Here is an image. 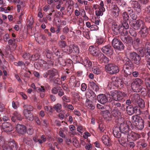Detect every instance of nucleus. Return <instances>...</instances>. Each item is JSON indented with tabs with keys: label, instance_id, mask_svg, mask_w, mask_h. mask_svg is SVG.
<instances>
[{
	"label": "nucleus",
	"instance_id": "1",
	"mask_svg": "<svg viewBox=\"0 0 150 150\" xmlns=\"http://www.w3.org/2000/svg\"><path fill=\"white\" fill-rule=\"evenodd\" d=\"M133 64L129 59H128L123 67L122 72L125 77L131 75L132 71Z\"/></svg>",
	"mask_w": 150,
	"mask_h": 150
},
{
	"label": "nucleus",
	"instance_id": "2",
	"mask_svg": "<svg viewBox=\"0 0 150 150\" xmlns=\"http://www.w3.org/2000/svg\"><path fill=\"white\" fill-rule=\"evenodd\" d=\"M124 82L122 80L117 77L113 76L111 78V81L108 84V86L112 88V86H118L120 88H122L123 86Z\"/></svg>",
	"mask_w": 150,
	"mask_h": 150
},
{
	"label": "nucleus",
	"instance_id": "3",
	"mask_svg": "<svg viewBox=\"0 0 150 150\" xmlns=\"http://www.w3.org/2000/svg\"><path fill=\"white\" fill-rule=\"evenodd\" d=\"M105 68L107 72L111 74H116L119 71L118 67L112 63H110L106 65Z\"/></svg>",
	"mask_w": 150,
	"mask_h": 150
},
{
	"label": "nucleus",
	"instance_id": "4",
	"mask_svg": "<svg viewBox=\"0 0 150 150\" xmlns=\"http://www.w3.org/2000/svg\"><path fill=\"white\" fill-rule=\"evenodd\" d=\"M104 5L102 1H101L99 5L95 4L93 5V8L96 10L95 13L97 16H102L103 15V12L105 11Z\"/></svg>",
	"mask_w": 150,
	"mask_h": 150
},
{
	"label": "nucleus",
	"instance_id": "5",
	"mask_svg": "<svg viewBox=\"0 0 150 150\" xmlns=\"http://www.w3.org/2000/svg\"><path fill=\"white\" fill-rule=\"evenodd\" d=\"M134 85L132 87L133 91L135 92H139L142 89L141 85L143 84V81L140 79L136 78L134 81Z\"/></svg>",
	"mask_w": 150,
	"mask_h": 150
},
{
	"label": "nucleus",
	"instance_id": "6",
	"mask_svg": "<svg viewBox=\"0 0 150 150\" xmlns=\"http://www.w3.org/2000/svg\"><path fill=\"white\" fill-rule=\"evenodd\" d=\"M112 45L115 49L118 50H123L124 49V45L121 41L114 38L112 42Z\"/></svg>",
	"mask_w": 150,
	"mask_h": 150
},
{
	"label": "nucleus",
	"instance_id": "7",
	"mask_svg": "<svg viewBox=\"0 0 150 150\" xmlns=\"http://www.w3.org/2000/svg\"><path fill=\"white\" fill-rule=\"evenodd\" d=\"M129 58L131 59L134 63L137 65L139 64L141 57L138 54L135 52H132L129 54Z\"/></svg>",
	"mask_w": 150,
	"mask_h": 150
},
{
	"label": "nucleus",
	"instance_id": "8",
	"mask_svg": "<svg viewBox=\"0 0 150 150\" xmlns=\"http://www.w3.org/2000/svg\"><path fill=\"white\" fill-rule=\"evenodd\" d=\"M131 6L134 8V10L138 13L141 12L142 7L138 1L135 0H131L129 2Z\"/></svg>",
	"mask_w": 150,
	"mask_h": 150
},
{
	"label": "nucleus",
	"instance_id": "9",
	"mask_svg": "<svg viewBox=\"0 0 150 150\" xmlns=\"http://www.w3.org/2000/svg\"><path fill=\"white\" fill-rule=\"evenodd\" d=\"M101 50L103 53L110 57H111L113 54V50L112 47L109 45L103 47Z\"/></svg>",
	"mask_w": 150,
	"mask_h": 150
},
{
	"label": "nucleus",
	"instance_id": "10",
	"mask_svg": "<svg viewBox=\"0 0 150 150\" xmlns=\"http://www.w3.org/2000/svg\"><path fill=\"white\" fill-rule=\"evenodd\" d=\"M88 50L90 54L94 56L98 57L101 53L99 48L95 46H90Z\"/></svg>",
	"mask_w": 150,
	"mask_h": 150
},
{
	"label": "nucleus",
	"instance_id": "11",
	"mask_svg": "<svg viewBox=\"0 0 150 150\" xmlns=\"http://www.w3.org/2000/svg\"><path fill=\"white\" fill-rule=\"evenodd\" d=\"M2 129L7 133H9L13 130V127L10 123L6 122L3 123L2 125Z\"/></svg>",
	"mask_w": 150,
	"mask_h": 150
},
{
	"label": "nucleus",
	"instance_id": "12",
	"mask_svg": "<svg viewBox=\"0 0 150 150\" xmlns=\"http://www.w3.org/2000/svg\"><path fill=\"white\" fill-rule=\"evenodd\" d=\"M145 23L141 20L139 19L132 24V26L135 30H138L145 25Z\"/></svg>",
	"mask_w": 150,
	"mask_h": 150
},
{
	"label": "nucleus",
	"instance_id": "13",
	"mask_svg": "<svg viewBox=\"0 0 150 150\" xmlns=\"http://www.w3.org/2000/svg\"><path fill=\"white\" fill-rule=\"evenodd\" d=\"M127 137L128 141H133L139 138L140 137V135L137 133L131 131L128 134Z\"/></svg>",
	"mask_w": 150,
	"mask_h": 150
},
{
	"label": "nucleus",
	"instance_id": "14",
	"mask_svg": "<svg viewBox=\"0 0 150 150\" xmlns=\"http://www.w3.org/2000/svg\"><path fill=\"white\" fill-rule=\"evenodd\" d=\"M113 109L118 110L120 111H123L125 110L124 105L118 102H113L112 103Z\"/></svg>",
	"mask_w": 150,
	"mask_h": 150
},
{
	"label": "nucleus",
	"instance_id": "15",
	"mask_svg": "<svg viewBox=\"0 0 150 150\" xmlns=\"http://www.w3.org/2000/svg\"><path fill=\"white\" fill-rule=\"evenodd\" d=\"M137 107H134L132 105H128L126 107V110L127 114L129 115H132L136 112L137 110Z\"/></svg>",
	"mask_w": 150,
	"mask_h": 150
},
{
	"label": "nucleus",
	"instance_id": "16",
	"mask_svg": "<svg viewBox=\"0 0 150 150\" xmlns=\"http://www.w3.org/2000/svg\"><path fill=\"white\" fill-rule=\"evenodd\" d=\"M108 97L107 95L106 96L103 94H100L97 96L98 101L101 104H104L108 102Z\"/></svg>",
	"mask_w": 150,
	"mask_h": 150
},
{
	"label": "nucleus",
	"instance_id": "17",
	"mask_svg": "<svg viewBox=\"0 0 150 150\" xmlns=\"http://www.w3.org/2000/svg\"><path fill=\"white\" fill-rule=\"evenodd\" d=\"M119 14V11L118 8L116 5L113 6L111 9V15L115 18L117 17Z\"/></svg>",
	"mask_w": 150,
	"mask_h": 150
},
{
	"label": "nucleus",
	"instance_id": "18",
	"mask_svg": "<svg viewBox=\"0 0 150 150\" xmlns=\"http://www.w3.org/2000/svg\"><path fill=\"white\" fill-rule=\"evenodd\" d=\"M119 128L121 130L122 133L123 134H127L129 132V126L126 123H123L121 124Z\"/></svg>",
	"mask_w": 150,
	"mask_h": 150
},
{
	"label": "nucleus",
	"instance_id": "19",
	"mask_svg": "<svg viewBox=\"0 0 150 150\" xmlns=\"http://www.w3.org/2000/svg\"><path fill=\"white\" fill-rule=\"evenodd\" d=\"M25 117L26 119L30 121H32L34 119L33 114L28 109H25L24 111Z\"/></svg>",
	"mask_w": 150,
	"mask_h": 150
},
{
	"label": "nucleus",
	"instance_id": "20",
	"mask_svg": "<svg viewBox=\"0 0 150 150\" xmlns=\"http://www.w3.org/2000/svg\"><path fill=\"white\" fill-rule=\"evenodd\" d=\"M48 72L49 76L48 79L49 81H52L57 74V70L55 69H50L48 71Z\"/></svg>",
	"mask_w": 150,
	"mask_h": 150
},
{
	"label": "nucleus",
	"instance_id": "21",
	"mask_svg": "<svg viewBox=\"0 0 150 150\" xmlns=\"http://www.w3.org/2000/svg\"><path fill=\"white\" fill-rule=\"evenodd\" d=\"M132 122L134 126L138 124L140 122H143L142 118L137 115H134L132 117Z\"/></svg>",
	"mask_w": 150,
	"mask_h": 150
},
{
	"label": "nucleus",
	"instance_id": "22",
	"mask_svg": "<svg viewBox=\"0 0 150 150\" xmlns=\"http://www.w3.org/2000/svg\"><path fill=\"white\" fill-rule=\"evenodd\" d=\"M148 33V28L145 25L141 27V29L139 32L140 36L143 38L147 35Z\"/></svg>",
	"mask_w": 150,
	"mask_h": 150
},
{
	"label": "nucleus",
	"instance_id": "23",
	"mask_svg": "<svg viewBox=\"0 0 150 150\" xmlns=\"http://www.w3.org/2000/svg\"><path fill=\"white\" fill-rule=\"evenodd\" d=\"M117 98H115L116 101H120L127 96V94L125 92L121 91H117Z\"/></svg>",
	"mask_w": 150,
	"mask_h": 150
},
{
	"label": "nucleus",
	"instance_id": "24",
	"mask_svg": "<svg viewBox=\"0 0 150 150\" xmlns=\"http://www.w3.org/2000/svg\"><path fill=\"white\" fill-rule=\"evenodd\" d=\"M112 31L115 32L114 33L115 34L118 35L120 33V26L117 23H114L112 24Z\"/></svg>",
	"mask_w": 150,
	"mask_h": 150
},
{
	"label": "nucleus",
	"instance_id": "25",
	"mask_svg": "<svg viewBox=\"0 0 150 150\" xmlns=\"http://www.w3.org/2000/svg\"><path fill=\"white\" fill-rule=\"evenodd\" d=\"M120 38L121 40L124 43L129 45L132 44L133 42L132 38L129 36L124 37L122 36Z\"/></svg>",
	"mask_w": 150,
	"mask_h": 150
},
{
	"label": "nucleus",
	"instance_id": "26",
	"mask_svg": "<svg viewBox=\"0 0 150 150\" xmlns=\"http://www.w3.org/2000/svg\"><path fill=\"white\" fill-rule=\"evenodd\" d=\"M23 117L18 112H16L13 113V116L12 117L11 119L13 122H15L16 119L18 120H21Z\"/></svg>",
	"mask_w": 150,
	"mask_h": 150
},
{
	"label": "nucleus",
	"instance_id": "27",
	"mask_svg": "<svg viewBox=\"0 0 150 150\" xmlns=\"http://www.w3.org/2000/svg\"><path fill=\"white\" fill-rule=\"evenodd\" d=\"M113 132L114 136L116 137L119 138L121 137L122 132L119 127H114Z\"/></svg>",
	"mask_w": 150,
	"mask_h": 150
},
{
	"label": "nucleus",
	"instance_id": "28",
	"mask_svg": "<svg viewBox=\"0 0 150 150\" xmlns=\"http://www.w3.org/2000/svg\"><path fill=\"white\" fill-rule=\"evenodd\" d=\"M140 98L139 95L138 93H135L132 96L131 98L132 101L134 105H136Z\"/></svg>",
	"mask_w": 150,
	"mask_h": 150
},
{
	"label": "nucleus",
	"instance_id": "29",
	"mask_svg": "<svg viewBox=\"0 0 150 150\" xmlns=\"http://www.w3.org/2000/svg\"><path fill=\"white\" fill-rule=\"evenodd\" d=\"M16 128L18 133L20 134H23L26 131V127L23 125L17 124Z\"/></svg>",
	"mask_w": 150,
	"mask_h": 150
},
{
	"label": "nucleus",
	"instance_id": "30",
	"mask_svg": "<svg viewBox=\"0 0 150 150\" xmlns=\"http://www.w3.org/2000/svg\"><path fill=\"white\" fill-rule=\"evenodd\" d=\"M101 114L106 119L108 120H110L111 115L108 110H103L101 111Z\"/></svg>",
	"mask_w": 150,
	"mask_h": 150
},
{
	"label": "nucleus",
	"instance_id": "31",
	"mask_svg": "<svg viewBox=\"0 0 150 150\" xmlns=\"http://www.w3.org/2000/svg\"><path fill=\"white\" fill-rule=\"evenodd\" d=\"M86 106L88 109L93 110L95 108L94 104L93 102L88 99H87L85 102Z\"/></svg>",
	"mask_w": 150,
	"mask_h": 150
},
{
	"label": "nucleus",
	"instance_id": "32",
	"mask_svg": "<svg viewBox=\"0 0 150 150\" xmlns=\"http://www.w3.org/2000/svg\"><path fill=\"white\" fill-rule=\"evenodd\" d=\"M83 64L87 68H90L91 67L92 64L88 58H85L83 62Z\"/></svg>",
	"mask_w": 150,
	"mask_h": 150
},
{
	"label": "nucleus",
	"instance_id": "33",
	"mask_svg": "<svg viewBox=\"0 0 150 150\" xmlns=\"http://www.w3.org/2000/svg\"><path fill=\"white\" fill-rule=\"evenodd\" d=\"M117 91L114 90L111 91L110 93L107 94V97L111 98L110 96L113 98V99L116 101L115 98H117Z\"/></svg>",
	"mask_w": 150,
	"mask_h": 150
},
{
	"label": "nucleus",
	"instance_id": "34",
	"mask_svg": "<svg viewBox=\"0 0 150 150\" xmlns=\"http://www.w3.org/2000/svg\"><path fill=\"white\" fill-rule=\"evenodd\" d=\"M69 48L70 49L69 50H67V51L68 53H71L73 51L76 53H78L79 52V48L76 46H74L72 45Z\"/></svg>",
	"mask_w": 150,
	"mask_h": 150
},
{
	"label": "nucleus",
	"instance_id": "35",
	"mask_svg": "<svg viewBox=\"0 0 150 150\" xmlns=\"http://www.w3.org/2000/svg\"><path fill=\"white\" fill-rule=\"evenodd\" d=\"M88 85L96 92H97L99 90V88L97 84L93 81H90L89 82Z\"/></svg>",
	"mask_w": 150,
	"mask_h": 150
},
{
	"label": "nucleus",
	"instance_id": "36",
	"mask_svg": "<svg viewBox=\"0 0 150 150\" xmlns=\"http://www.w3.org/2000/svg\"><path fill=\"white\" fill-rule=\"evenodd\" d=\"M86 96L91 99L95 98L96 95L94 92L91 90H88L86 93Z\"/></svg>",
	"mask_w": 150,
	"mask_h": 150
},
{
	"label": "nucleus",
	"instance_id": "37",
	"mask_svg": "<svg viewBox=\"0 0 150 150\" xmlns=\"http://www.w3.org/2000/svg\"><path fill=\"white\" fill-rule=\"evenodd\" d=\"M8 146L13 150H17V146L14 141L10 142L8 143Z\"/></svg>",
	"mask_w": 150,
	"mask_h": 150
},
{
	"label": "nucleus",
	"instance_id": "38",
	"mask_svg": "<svg viewBox=\"0 0 150 150\" xmlns=\"http://www.w3.org/2000/svg\"><path fill=\"white\" fill-rule=\"evenodd\" d=\"M144 49L146 55L150 56V43L149 42H147L146 43Z\"/></svg>",
	"mask_w": 150,
	"mask_h": 150
},
{
	"label": "nucleus",
	"instance_id": "39",
	"mask_svg": "<svg viewBox=\"0 0 150 150\" xmlns=\"http://www.w3.org/2000/svg\"><path fill=\"white\" fill-rule=\"evenodd\" d=\"M102 140L104 144L108 146L109 143V139L108 135H104L102 137Z\"/></svg>",
	"mask_w": 150,
	"mask_h": 150
},
{
	"label": "nucleus",
	"instance_id": "40",
	"mask_svg": "<svg viewBox=\"0 0 150 150\" xmlns=\"http://www.w3.org/2000/svg\"><path fill=\"white\" fill-rule=\"evenodd\" d=\"M23 142L24 143L28 146H32L33 145V142L32 140L30 138L27 137H25L23 139Z\"/></svg>",
	"mask_w": 150,
	"mask_h": 150
},
{
	"label": "nucleus",
	"instance_id": "41",
	"mask_svg": "<svg viewBox=\"0 0 150 150\" xmlns=\"http://www.w3.org/2000/svg\"><path fill=\"white\" fill-rule=\"evenodd\" d=\"M93 72L95 74H98L100 73V70L98 67L93 66L92 68Z\"/></svg>",
	"mask_w": 150,
	"mask_h": 150
},
{
	"label": "nucleus",
	"instance_id": "42",
	"mask_svg": "<svg viewBox=\"0 0 150 150\" xmlns=\"http://www.w3.org/2000/svg\"><path fill=\"white\" fill-rule=\"evenodd\" d=\"M53 108L57 112H59L61 111L62 105L60 104L57 103L54 106Z\"/></svg>",
	"mask_w": 150,
	"mask_h": 150
},
{
	"label": "nucleus",
	"instance_id": "43",
	"mask_svg": "<svg viewBox=\"0 0 150 150\" xmlns=\"http://www.w3.org/2000/svg\"><path fill=\"white\" fill-rule=\"evenodd\" d=\"M137 104H138L139 107L141 108H143L145 107L144 102V100L141 98H140L138 101Z\"/></svg>",
	"mask_w": 150,
	"mask_h": 150
},
{
	"label": "nucleus",
	"instance_id": "44",
	"mask_svg": "<svg viewBox=\"0 0 150 150\" xmlns=\"http://www.w3.org/2000/svg\"><path fill=\"white\" fill-rule=\"evenodd\" d=\"M126 136H125L121 138L119 140V142L121 145L123 146H124L126 142Z\"/></svg>",
	"mask_w": 150,
	"mask_h": 150
},
{
	"label": "nucleus",
	"instance_id": "45",
	"mask_svg": "<svg viewBox=\"0 0 150 150\" xmlns=\"http://www.w3.org/2000/svg\"><path fill=\"white\" fill-rule=\"evenodd\" d=\"M134 126L136 127L139 129L142 130L144 127V121L141 122L138 124L134 125Z\"/></svg>",
	"mask_w": 150,
	"mask_h": 150
},
{
	"label": "nucleus",
	"instance_id": "46",
	"mask_svg": "<svg viewBox=\"0 0 150 150\" xmlns=\"http://www.w3.org/2000/svg\"><path fill=\"white\" fill-rule=\"evenodd\" d=\"M29 64V63H24L23 62L21 61H19L18 62H15L14 63V64L15 65L19 66H22L23 65H28Z\"/></svg>",
	"mask_w": 150,
	"mask_h": 150
},
{
	"label": "nucleus",
	"instance_id": "47",
	"mask_svg": "<svg viewBox=\"0 0 150 150\" xmlns=\"http://www.w3.org/2000/svg\"><path fill=\"white\" fill-rule=\"evenodd\" d=\"M122 16L123 20L125 21H127L129 20V15L126 12H123L122 14Z\"/></svg>",
	"mask_w": 150,
	"mask_h": 150
},
{
	"label": "nucleus",
	"instance_id": "48",
	"mask_svg": "<svg viewBox=\"0 0 150 150\" xmlns=\"http://www.w3.org/2000/svg\"><path fill=\"white\" fill-rule=\"evenodd\" d=\"M77 126V127L76 129L77 131L80 133L82 135L83 132V130L84 129V128L81 125H79Z\"/></svg>",
	"mask_w": 150,
	"mask_h": 150
},
{
	"label": "nucleus",
	"instance_id": "49",
	"mask_svg": "<svg viewBox=\"0 0 150 150\" xmlns=\"http://www.w3.org/2000/svg\"><path fill=\"white\" fill-rule=\"evenodd\" d=\"M141 43V41L140 39L138 38H134V44L136 46H139V44Z\"/></svg>",
	"mask_w": 150,
	"mask_h": 150
},
{
	"label": "nucleus",
	"instance_id": "50",
	"mask_svg": "<svg viewBox=\"0 0 150 150\" xmlns=\"http://www.w3.org/2000/svg\"><path fill=\"white\" fill-rule=\"evenodd\" d=\"M120 111L114 109H113V110L112 112V114L113 116L115 117H117L119 115V112Z\"/></svg>",
	"mask_w": 150,
	"mask_h": 150
},
{
	"label": "nucleus",
	"instance_id": "51",
	"mask_svg": "<svg viewBox=\"0 0 150 150\" xmlns=\"http://www.w3.org/2000/svg\"><path fill=\"white\" fill-rule=\"evenodd\" d=\"M105 55L102 52L100 53L99 55L98 56V60L102 63H103Z\"/></svg>",
	"mask_w": 150,
	"mask_h": 150
},
{
	"label": "nucleus",
	"instance_id": "52",
	"mask_svg": "<svg viewBox=\"0 0 150 150\" xmlns=\"http://www.w3.org/2000/svg\"><path fill=\"white\" fill-rule=\"evenodd\" d=\"M46 56V57L49 59H50L52 56V52L50 51L48 49H47L45 50Z\"/></svg>",
	"mask_w": 150,
	"mask_h": 150
},
{
	"label": "nucleus",
	"instance_id": "53",
	"mask_svg": "<svg viewBox=\"0 0 150 150\" xmlns=\"http://www.w3.org/2000/svg\"><path fill=\"white\" fill-rule=\"evenodd\" d=\"M33 141L35 143L38 142L40 144H42V142L41 140L38 139V136L37 135H35L33 137Z\"/></svg>",
	"mask_w": 150,
	"mask_h": 150
},
{
	"label": "nucleus",
	"instance_id": "54",
	"mask_svg": "<svg viewBox=\"0 0 150 150\" xmlns=\"http://www.w3.org/2000/svg\"><path fill=\"white\" fill-rule=\"evenodd\" d=\"M66 66L69 67H71L73 65V62L70 59H67L66 61Z\"/></svg>",
	"mask_w": 150,
	"mask_h": 150
},
{
	"label": "nucleus",
	"instance_id": "55",
	"mask_svg": "<svg viewBox=\"0 0 150 150\" xmlns=\"http://www.w3.org/2000/svg\"><path fill=\"white\" fill-rule=\"evenodd\" d=\"M72 141L74 146L76 147H78L79 146V142L75 137L73 138Z\"/></svg>",
	"mask_w": 150,
	"mask_h": 150
},
{
	"label": "nucleus",
	"instance_id": "56",
	"mask_svg": "<svg viewBox=\"0 0 150 150\" xmlns=\"http://www.w3.org/2000/svg\"><path fill=\"white\" fill-rule=\"evenodd\" d=\"M104 39L102 38H98L96 40V43L97 44L100 45L102 44L104 42Z\"/></svg>",
	"mask_w": 150,
	"mask_h": 150
},
{
	"label": "nucleus",
	"instance_id": "57",
	"mask_svg": "<svg viewBox=\"0 0 150 150\" xmlns=\"http://www.w3.org/2000/svg\"><path fill=\"white\" fill-rule=\"evenodd\" d=\"M126 29H124L123 30V31L122 32L120 31V37L122 36L125 37L126 36H127L128 33V31L126 30Z\"/></svg>",
	"mask_w": 150,
	"mask_h": 150
},
{
	"label": "nucleus",
	"instance_id": "58",
	"mask_svg": "<svg viewBox=\"0 0 150 150\" xmlns=\"http://www.w3.org/2000/svg\"><path fill=\"white\" fill-rule=\"evenodd\" d=\"M99 128L100 132H103L105 130V125L101 123L99 125Z\"/></svg>",
	"mask_w": 150,
	"mask_h": 150
},
{
	"label": "nucleus",
	"instance_id": "59",
	"mask_svg": "<svg viewBox=\"0 0 150 150\" xmlns=\"http://www.w3.org/2000/svg\"><path fill=\"white\" fill-rule=\"evenodd\" d=\"M122 24L125 29H127L129 28V26L127 21H124L122 22Z\"/></svg>",
	"mask_w": 150,
	"mask_h": 150
},
{
	"label": "nucleus",
	"instance_id": "60",
	"mask_svg": "<svg viewBox=\"0 0 150 150\" xmlns=\"http://www.w3.org/2000/svg\"><path fill=\"white\" fill-rule=\"evenodd\" d=\"M83 34L84 37L87 39H89L90 38L89 33L88 31H84L83 32Z\"/></svg>",
	"mask_w": 150,
	"mask_h": 150
},
{
	"label": "nucleus",
	"instance_id": "61",
	"mask_svg": "<svg viewBox=\"0 0 150 150\" xmlns=\"http://www.w3.org/2000/svg\"><path fill=\"white\" fill-rule=\"evenodd\" d=\"M59 45L61 48L64 47L66 46V44L65 41H61L59 42Z\"/></svg>",
	"mask_w": 150,
	"mask_h": 150
},
{
	"label": "nucleus",
	"instance_id": "62",
	"mask_svg": "<svg viewBox=\"0 0 150 150\" xmlns=\"http://www.w3.org/2000/svg\"><path fill=\"white\" fill-rule=\"evenodd\" d=\"M98 28H99L97 25L94 24L91 26L90 29L91 31H95L97 30Z\"/></svg>",
	"mask_w": 150,
	"mask_h": 150
},
{
	"label": "nucleus",
	"instance_id": "63",
	"mask_svg": "<svg viewBox=\"0 0 150 150\" xmlns=\"http://www.w3.org/2000/svg\"><path fill=\"white\" fill-rule=\"evenodd\" d=\"M62 31L64 34L66 35L69 32V29L67 26H65L63 28Z\"/></svg>",
	"mask_w": 150,
	"mask_h": 150
},
{
	"label": "nucleus",
	"instance_id": "64",
	"mask_svg": "<svg viewBox=\"0 0 150 150\" xmlns=\"http://www.w3.org/2000/svg\"><path fill=\"white\" fill-rule=\"evenodd\" d=\"M145 84L147 87H150V79L147 77L145 80Z\"/></svg>",
	"mask_w": 150,
	"mask_h": 150
}]
</instances>
